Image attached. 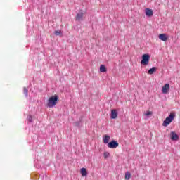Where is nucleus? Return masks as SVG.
Instances as JSON below:
<instances>
[{"label": "nucleus", "instance_id": "14", "mask_svg": "<svg viewBox=\"0 0 180 180\" xmlns=\"http://www.w3.org/2000/svg\"><path fill=\"white\" fill-rule=\"evenodd\" d=\"M82 123V117H80L79 120L75 122V126H77V127H79Z\"/></svg>", "mask_w": 180, "mask_h": 180}, {"label": "nucleus", "instance_id": "3", "mask_svg": "<svg viewBox=\"0 0 180 180\" xmlns=\"http://www.w3.org/2000/svg\"><path fill=\"white\" fill-rule=\"evenodd\" d=\"M150 61V56L147 53H145L142 56V60L141 61V65H148Z\"/></svg>", "mask_w": 180, "mask_h": 180}, {"label": "nucleus", "instance_id": "5", "mask_svg": "<svg viewBox=\"0 0 180 180\" xmlns=\"http://www.w3.org/2000/svg\"><path fill=\"white\" fill-rule=\"evenodd\" d=\"M162 94H168V92H169V84H166L164 85V86L162 88Z\"/></svg>", "mask_w": 180, "mask_h": 180}, {"label": "nucleus", "instance_id": "13", "mask_svg": "<svg viewBox=\"0 0 180 180\" xmlns=\"http://www.w3.org/2000/svg\"><path fill=\"white\" fill-rule=\"evenodd\" d=\"M80 172L82 176H86V175H88V172H86V169L84 167L81 169Z\"/></svg>", "mask_w": 180, "mask_h": 180}, {"label": "nucleus", "instance_id": "1", "mask_svg": "<svg viewBox=\"0 0 180 180\" xmlns=\"http://www.w3.org/2000/svg\"><path fill=\"white\" fill-rule=\"evenodd\" d=\"M58 101V96L57 95L52 96L48 99L46 106L48 108H54L57 105Z\"/></svg>", "mask_w": 180, "mask_h": 180}, {"label": "nucleus", "instance_id": "9", "mask_svg": "<svg viewBox=\"0 0 180 180\" xmlns=\"http://www.w3.org/2000/svg\"><path fill=\"white\" fill-rule=\"evenodd\" d=\"M146 16L151 18V16H153V15H154V12L150 8H146Z\"/></svg>", "mask_w": 180, "mask_h": 180}, {"label": "nucleus", "instance_id": "17", "mask_svg": "<svg viewBox=\"0 0 180 180\" xmlns=\"http://www.w3.org/2000/svg\"><path fill=\"white\" fill-rule=\"evenodd\" d=\"M131 176V174H130V172H127L125 173V179H126V180L130 179Z\"/></svg>", "mask_w": 180, "mask_h": 180}, {"label": "nucleus", "instance_id": "19", "mask_svg": "<svg viewBox=\"0 0 180 180\" xmlns=\"http://www.w3.org/2000/svg\"><path fill=\"white\" fill-rule=\"evenodd\" d=\"M27 119L28 122H30V123H32V122H33V117H32V115H28Z\"/></svg>", "mask_w": 180, "mask_h": 180}, {"label": "nucleus", "instance_id": "4", "mask_svg": "<svg viewBox=\"0 0 180 180\" xmlns=\"http://www.w3.org/2000/svg\"><path fill=\"white\" fill-rule=\"evenodd\" d=\"M108 148H117L119 147V143L117 141L112 140L108 143Z\"/></svg>", "mask_w": 180, "mask_h": 180}, {"label": "nucleus", "instance_id": "21", "mask_svg": "<svg viewBox=\"0 0 180 180\" xmlns=\"http://www.w3.org/2000/svg\"><path fill=\"white\" fill-rule=\"evenodd\" d=\"M152 114L153 112H151L150 111H147V112L146 113V116H150Z\"/></svg>", "mask_w": 180, "mask_h": 180}, {"label": "nucleus", "instance_id": "8", "mask_svg": "<svg viewBox=\"0 0 180 180\" xmlns=\"http://www.w3.org/2000/svg\"><path fill=\"white\" fill-rule=\"evenodd\" d=\"M116 117H117V110H116L115 109H113L111 110L110 118L116 119Z\"/></svg>", "mask_w": 180, "mask_h": 180}, {"label": "nucleus", "instance_id": "18", "mask_svg": "<svg viewBox=\"0 0 180 180\" xmlns=\"http://www.w3.org/2000/svg\"><path fill=\"white\" fill-rule=\"evenodd\" d=\"M54 34H55L56 36H61L62 32H61L60 30H56V31L54 32Z\"/></svg>", "mask_w": 180, "mask_h": 180}, {"label": "nucleus", "instance_id": "7", "mask_svg": "<svg viewBox=\"0 0 180 180\" xmlns=\"http://www.w3.org/2000/svg\"><path fill=\"white\" fill-rule=\"evenodd\" d=\"M159 39L162 40V41H167V40H168V36H167V34H160Z\"/></svg>", "mask_w": 180, "mask_h": 180}, {"label": "nucleus", "instance_id": "15", "mask_svg": "<svg viewBox=\"0 0 180 180\" xmlns=\"http://www.w3.org/2000/svg\"><path fill=\"white\" fill-rule=\"evenodd\" d=\"M100 71L101 72H106L107 70H106V66H105V65H101L100 66Z\"/></svg>", "mask_w": 180, "mask_h": 180}, {"label": "nucleus", "instance_id": "11", "mask_svg": "<svg viewBox=\"0 0 180 180\" xmlns=\"http://www.w3.org/2000/svg\"><path fill=\"white\" fill-rule=\"evenodd\" d=\"M83 16H84V13L79 12V13L77 14L76 20H82Z\"/></svg>", "mask_w": 180, "mask_h": 180}, {"label": "nucleus", "instance_id": "12", "mask_svg": "<svg viewBox=\"0 0 180 180\" xmlns=\"http://www.w3.org/2000/svg\"><path fill=\"white\" fill-rule=\"evenodd\" d=\"M155 71H157V68L156 67H153L152 68H150V70H148V74L151 75L153 73H155Z\"/></svg>", "mask_w": 180, "mask_h": 180}, {"label": "nucleus", "instance_id": "2", "mask_svg": "<svg viewBox=\"0 0 180 180\" xmlns=\"http://www.w3.org/2000/svg\"><path fill=\"white\" fill-rule=\"evenodd\" d=\"M175 118V113L171 112L170 115L166 117V119L164 120L162 126L165 127H167L172 120Z\"/></svg>", "mask_w": 180, "mask_h": 180}, {"label": "nucleus", "instance_id": "20", "mask_svg": "<svg viewBox=\"0 0 180 180\" xmlns=\"http://www.w3.org/2000/svg\"><path fill=\"white\" fill-rule=\"evenodd\" d=\"M103 155H104V158L106 159V158H108V157L110 156V153H109V152H104Z\"/></svg>", "mask_w": 180, "mask_h": 180}, {"label": "nucleus", "instance_id": "6", "mask_svg": "<svg viewBox=\"0 0 180 180\" xmlns=\"http://www.w3.org/2000/svg\"><path fill=\"white\" fill-rule=\"evenodd\" d=\"M170 137H171V139L173 141H175L176 140H178L179 139V136H178V135L176 134V133H175L174 131H172L170 133Z\"/></svg>", "mask_w": 180, "mask_h": 180}, {"label": "nucleus", "instance_id": "16", "mask_svg": "<svg viewBox=\"0 0 180 180\" xmlns=\"http://www.w3.org/2000/svg\"><path fill=\"white\" fill-rule=\"evenodd\" d=\"M28 92H29V90H27V88L24 87L23 88V94H24L25 98H27L29 96Z\"/></svg>", "mask_w": 180, "mask_h": 180}, {"label": "nucleus", "instance_id": "10", "mask_svg": "<svg viewBox=\"0 0 180 180\" xmlns=\"http://www.w3.org/2000/svg\"><path fill=\"white\" fill-rule=\"evenodd\" d=\"M104 144H109V141L110 140V136L109 135H105L103 139Z\"/></svg>", "mask_w": 180, "mask_h": 180}]
</instances>
